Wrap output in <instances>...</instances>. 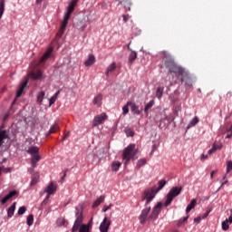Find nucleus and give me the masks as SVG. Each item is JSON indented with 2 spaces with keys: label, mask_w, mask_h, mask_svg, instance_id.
<instances>
[{
  "label": "nucleus",
  "mask_w": 232,
  "mask_h": 232,
  "mask_svg": "<svg viewBox=\"0 0 232 232\" xmlns=\"http://www.w3.org/2000/svg\"><path fill=\"white\" fill-rule=\"evenodd\" d=\"M60 93H61V91H57L53 96H54L57 99Z\"/></svg>",
  "instance_id": "e2e57ef3"
},
{
  "label": "nucleus",
  "mask_w": 232,
  "mask_h": 232,
  "mask_svg": "<svg viewBox=\"0 0 232 232\" xmlns=\"http://www.w3.org/2000/svg\"><path fill=\"white\" fill-rule=\"evenodd\" d=\"M31 79H33V81H37V79H43V72L38 70L35 72H31Z\"/></svg>",
  "instance_id": "412c9836"
},
{
  "label": "nucleus",
  "mask_w": 232,
  "mask_h": 232,
  "mask_svg": "<svg viewBox=\"0 0 232 232\" xmlns=\"http://www.w3.org/2000/svg\"><path fill=\"white\" fill-rule=\"evenodd\" d=\"M4 171L5 173H12V168H5Z\"/></svg>",
  "instance_id": "052dcab7"
},
{
  "label": "nucleus",
  "mask_w": 232,
  "mask_h": 232,
  "mask_svg": "<svg viewBox=\"0 0 232 232\" xmlns=\"http://www.w3.org/2000/svg\"><path fill=\"white\" fill-rule=\"evenodd\" d=\"M39 160H41V155L38 154H34L33 156H31V166L32 168H37V162H39Z\"/></svg>",
  "instance_id": "2eb2a0df"
},
{
  "label": "nucleus",
  "mask_w": 232,
  "mask_h": 232,
  "mask_svg": "<svg viewBox=\"0 0 232 232\" xmlns=\"http://www.w3.org/2000/svg\"><path fill=\"white\" fill-rule=\"evenodd\" d=\"M128 106H130V104H128V102H127V104L122 107L123 115H126L127 113H130V109L128 108Z\"/></svg>",
  "instance_id": "a19ab883"
},
{
  "label": "nucleus",
  "mask_w": 232,
  "mask_h": 232,
  "mask_svg": "<svg viewBox=\"0 0 232 232\" xmlns=\"http://www.w3.org/2000/svg\"><path fill=\"white\" fill-rule=\"evenodd\" d=\"M10 198H8L7 195H5L2 199H1V204H6Z\"/></svg>",
  "instance_id": "8fccbe9b"
},
{
  "label": "nucleus",
  "mask_w": 232,
  "mask_h": 232,
  "mask_svg": "<svg viewBox=\"0 0 232 232\" xmlns=\"http://www.w3.org/2000/svg\"><path fill=\"white\" fill-rule=\"evenodd\" d=\"M68 135H70V132H67L62 139V140H66V138L68 137Z\"/></svg>",
  "instance_id": "0e129e2a"
},
{
  "label": "nucleus",
  "mask_w": 232,
  "mask_h": 232,
  "mask_svg": "<svg viewBox=\"0 0 232 232\" xmlns=\"http://www.w3.org/2000/svg\"><path fill=\"white\" fill-rule=\"evenodd\" d=\"M115 68H117V66L115 65V63H111L108 67H107V71L108 72H115Z\"/></svg>",
  "instance_id": "ea45409f"
},
{
  "label": "nucleus",
  "mask_w": 232,
  "mask_h": 232,
  "mask_svg": "<svg viewBox=\"0 0 232 232\" xmlns=\"http://www.w3.org/2000/svg\"><path fill=\"white\" fill-rule=\"evenodd\" d=\"M92 104H94V106H97L98 108H101V106H102V93H99L94 97Z\"/></svg>",
  "instance_id": "4468645a"
},
{
  "label": "nucleus",
  "mask_w": 232,
  "mask_h": 232,
  "mask_svg": "<svg viewBox=\"0 0 232 232\" xmlns=\"http://www.w3.org/2000/svg\"><path fill=\"white\" fill-rule=\"evenodd\" d=\"M110 208H111V205L104 206L102 209V213H106V211H108V209H110Z\"/></svg>",
  "instance_id": "603ef678"
},
{
  "label": "nucleus",
  "mask_w": 232,
  "mask_h": 232,
  "mask_svg": "<svg viewBox=\"0 0 232 232\" xmlns=\"http://www.w3.org/2000/svg\"><path fill=\"white\" fill-rule=\"evenodd\" d=\"M28 80H25L20 83L16 91V97H21L23 95V92L24 91V88H26Z\"/></svg>",
  "instance_id": "ddd939ff"
},
{
  "label": "nucleus",
  "mask_w": 232,
  "mask_h": 232,
  "mask_svg": "<svg viewBox=\"0 0 232 232\" xmlns=\"http://www.w3.org/2000/svg\"><path fill=\"white\" fill-rule=\"evenodd\" d=\"M102 202H104V196H100L99 198H97L92 205V208L93 209H95V208H99V206H101V204H102Z\"/></svg>",
  "instance_id": "4be33fe9"
},
{
  "label": "nucleus",
  "mask_w": 232,
  "mask_h": 232,
  "mask_svg": "<svg viewBox=\"0 0 232 232\" xmlns=\"http://www.w3.org/2000/svg\"><path fill=\"white\" fill-rule=\"evenodd\" d=\"M137 168H142V166H146V159H140L137 161Z\"/></svg>",
  "instance_id": "c9c22d12"
},
{
  "label": "nucleus",
  "mask_w": 232,
  "mask_h": 232,
  "mask_svg": "<svg viewBox=\"0 0 232 232\" xmlns=\"http://www.w3.org/2000/svg\"><path fill=\"white\" fill-rule=\"evenodd\" d=\"M45 193H47V195H53V193H55V191H57V186L55 185V183H53V181H52L47 188H45Z\"/></svg>",
  "instance_id": "f8f14e48"
},
{
  "label": "nucleus",
  "mask_w": 232,
  "mask_h": 232,
  "mask_svg": "<svg viewBox=\"0 0 232 232\" xmlns=\"http://www.w3.org/2000/svg\"><path fill=\"white\" fill-rule=\"evenodd\" d=\"M130 104V110L134 115H140V111L139 110V106L133 102H128Z\"/></svg>",
  "instance_id": "dca6fc26"
},
{
  "label": "nucleus",
  "mask_w": 232,
  "mask_h": 232,
  "mask_svg": "<svg viewBox=\"0 0 232 232\" xmlns=\"http://www.w3.org/2000/svg\"><path fill=\"white\" fill-rule=\"evenodd\" d=\"M122 18H123V23H128L130 19V14H123Z\"/></svg>",
  "instance_id": "3c124183"
},
{
  "label": "nucleus",
  "mask_w": 232,
  "mask_h": 232,
  "mask_svg": "<svg viewBox=\"0 0 232 232\" xmlns=\"http://www.w3.org/2000/svg\"><path fill=\"white\" fill-rule=\"evenodd\" d=\"M162 211V202H158L151 210V213L148 217L149 222H155L159 218L160 212Z\"/></svg>",
  "instance_id": "39448f33"
},
{
  "label": "nucleus",
  "mask_w": 232,
  "mask_h": 232,
  "mask_svg": "<svg viewBox=\"0 0 232 232\" xmlns=\"http://www.w3.org/2000/svg\"><path fill=\"white\" fill-rule=\"evenodd\" d=\"M64 179H66V171L63 172V176L61 178V180H64Z\"/></svg>",
  "instance_id": "338daca9"
},
{
  "label": "nucleus",
  "mask_w": 232,
  "mask_h": 232,
  "mask_svg": "<svg viewBox=\"0 0 232 232\" xmlns=\"http://www.w3.org/2000/svg\"><path fill=\"white\" fill-rule=\"evenodd\" d=\"M44 91H41L38 95H37V102L40 103V104H43V101L44 99Z\"/></svg>",
  "instance_id": "2f4dec72"
},
{
  "label": "nucleus",
  "mask_w": 232,
  "mask_h": 232,
  "mask_svg": "<svg viewBox=\"0 0 232 232\" xmlns=\"http://www.w3.org/2000/svg\"><path fill=\"white\" fill-rule=\"evenodd\" d=\"M56 224H57V226H64V224H65V220H64V218H58L57 220H56Z\"/></svg>",
  "instance_id": "37998d69"
},
{
  "label": "nucleus",
  "mask_w": 232,
  "mask_h": 232,
  "mask_svg": "<svg viewBox=\"0 0 232 232\" xmlns=\"http://www.w3.org/2000/svg\"><path fill=\"white\" fill-rule=\"evenodd\" d=\"M78 1L79 0L71 1L67 6L66 12H69L72 14L73 12V10H75V5H77Z\"/></svg>",
  "instance_id": "aec40b11"
},
{
  "label": "nucleus",
  "mask_w": 232,
  "mask_h": 232,
  "mask_svg": "<svg viewBox=\"0 0 232 232\" xmlns=\"http://www.w3.org/2000/svg\"><path fill=\"white\" fill-rule=\"evenodd\" d=\"M183 224H184V220L179 219V220L178 221L177 226H178V227H180V226H182Z\"/></svg>",
  "instance_id": "bf43d9fd"
},
{
  "label": "nucleus",
  "mask_w": 232,
  "mask_h": 232,
  "mask_svg": "<svg viewBox=\"0 0 232 232\" xmlns=\"http://www.w3.org/2000/svg\"><path fill=\"white\" fill-rule=\"evenodd\" d=\"M27 226H34V215L30 214L26 219Z\"/></svg>",
  "instance_id": "f704fd0d"
},
{
  "label": "nucleus",
  "mask_w": 232,
  "mask_h": 232,
  "mask_svg": "<svg viewBox=\"0 0 232 232\" xmlns=\"http://www.w3.org/2000/svg\"><path fill=\"white\" fill-rule=\"evenodd\" d=\"M85 226H87L88 229L90 230V227H92V226H93L92 219H91L87 224H85Z\"/></svg>",
  "instance_id": "864d4df0"
},
{
  "label": "nucleus",
  "mask_w": 232,
  "mask_h": 232,
  "mask_svg": "<svg viewBox=\"0 0 232 232\" xmlns=\"http://www.w3.org/2000/svg\"><path fill=\"white\" fill-rule=\"evenodd\" d=\"M115 3H117V1H119V5H124V3H127L128 5H130V0H113Z\"/></svg>",
  "instance_id": "09e8293b"
},
{
  "label": "nucleus",
  "mask_w": 232,
  "mask_h": 232,
  "mask_svg": "<svg viewBox=\"0 0 232 232\" xmlns=\"http://www.w3.org/2000/svg\"><path fill=\"white\" fill-rule=\"evenodd\" d=\"M221 227L223 231H227V229H229V223H227V221H223L221 223Z\"/></svg>",
  "instance_id": "4c0bfd02"
},
{
  "label": "nucleus",
  "mask_w": 232,
  "mask_h": 232,
  "mask_svg": "<svg viewBox=\"0 0 232 232\" xmlns=\"http://www.w3.org/2000/svg\"><path fill=\"white\" fill-rule=\"evenodd\" d=\"M133 157H135V144L131 143L123 150L122 160H124V166H128Z\"/></svg>",
  "instance_id": "20e7f679"
},
{
  "label": "nucleus",
  "mask_w": 232,
  "mask_h": 232,
  "mask_svg": "<svg viewBox=\"0 0 232 232\" xmlns=\"http://www.w3.org/2000/svg\"><path fill=\"white\" fill-rule=\"evenodd\" d=\"M5 0H0V19L3 17V14H5Z\"/></svg>",
  "instance_id": "72a5a7b5"
},
{
  "label": "nucleus",
  "mask_w": 232,
  "mask_h": 232,
  "mask_svg": "<svg viewBox=\"0 0 232 232\" xmlns=\"http://www.w3.org/2000/svg\"><path fill=\"white\" fill-rule=\"evenodd\" d=\"M55 101H57V98L54 97V96H52V97L49 99V108H50V106H52L53 104H55Z\"/></svg>",
  "instance_id": "a18cd8bd"
},
{
  "label": "nucleus",
  "mask_w": 232,
  "mask_h": 232,
  "mask_svg": "<svg viewBox=\"0 0 232 232\" xmlns=\"http://www.w3.org/2000/svg\"><path fill=\"white\" fill-rule=\"evenodd\" d=\"M70 15H72V13L66 11L63 15V20L62 21L61 27L58 33L59 37H63V34H64V31L66 30V26H68V21L70 19Z\"/></svg>",
  "instance_id": "0eeeda50"
},
{
  "label": "nucleus",
  "mask_w": 232,
  "mask_h": 232,
  "mask_svg": "<svg viewBox=\"0 0 232 232\" xmlns=\"http://www.w3.org/2000/svg\"><path fill=\"white\" fill-rule=\"evenodd\" d=\"M137 59V52L131 51V53L129 55L128 63H133Z\"/></svg>",
  "instance_id": "7c9ffc66"
},
{
  "label": "nucleus",
  "mask_w": 232,
  "mask_h": 232,
  "mask_svg": "<svg viewBox=\"0 0 232 232\" xmlns=\"http://www.w3.org/2000/svg\"><path fill=\"white\" fill-rule=\"evenodd\" d=\"M60 93H61V91H57L53 96H54L57 99Z\"/></svg>",
  "instance_id": "680f3d73"
},
{
  "label": "nucleus",
  "mask_w": 232,
  "mask_h": 232,
  "mask_svg": "<svg viewBox=\"0 0 232 232\" xmlns=\"http://www.w3.org/2000/svg\"><path fill=\"white\" fill-rule=\"evenodd\" d=\"M53 53V48L49 47L46 50V52L44 53V54L41 57L40 63H44L45 61H48V59H50V57H52Z\"/></svg>",
  "instance_id": "9b49d317"
},
{
  "label": "nucleus",
  "mask_w": 232,
  "mask_h": 232,
  "mask_svg": "<svg viewBox=\"0 0 232 232\" xmlns=\"http://www.w3.org/2000/svg\"><path fill=\"white\" fill-rule=\"evenodd\" d=\"M202 218H200V217H197V218H194V222H196L197 224H198V223H200V220H201Z\"/></svg>",
  "instance_id": "13d9d810"
},
{
  "label": "nucleus",
  "mask_w": 232,
  "mask_h": 232,
  "mask_svg": "<svg viewBox=\"0 0 232 232\" xmlns=\"http://www.w3.org/2000/svg\"><path fill=\"white\" fill-rule=\"evenodd\" d=\"M208 159V154H201L200 160H206Z\"/></svg>",
  "instance_id": "6e6d98bb"
},
{
  "label": "nucleus",
  "mask_w": 232,
  "mask_h": 232,
  "mask_svg": "<svg viewBox=\"0 0 232 232\" xmlns=\"http://www.w3.org/2000/svg\"><path fill=\"white\" fill-rule=\"evenodd\" d=\"M232 169V161L227 162V173H229Z\"/></svg>",
  "instance_id": "49530a36"
},
{
  "label": "nucleus",
  "mask_w": 232,
  "mask_h": 232,
  "mask_svg": "<svg viewBox=\"0 0 232 232\" xmlns=\"http://www.w3.org/2000/svg\"><path fill=\"white\" fill-rule=\"evenodd\" d=\"M75 217L76 219L73 223V226L72 227V232H76L78 229V232H90V230L88 229V226H86V224H82L83 220H84V216H82V210H81L80 212H76L75 213Z\"/></svg>",
  "instance_id": "f03ea898"
},
{
  "label": "nucleus",
  "mask_w": 232,
  "mask_h": 232,
  "mask_svg": "<svg viewBox=\"0 0 232 232\" xmlns=\"http://www.w3.org/2000/svg\"><path fill=\"white\" fill-rule=\"evenodd\" d=\"M217 151V143H213L210 150L208 151V155H211V153H215Z\"/></svg>",
  "instance_id": "58836bf2"
},
{
  "label": "nucleus",
  "mask_w": 232,
  "mask_h": 232,
  "mask_svg": "<svg viewBox=\"0 0 232 232\" xmlns=\"http://www.w3.org/2000/svg\"><path fill=\"white\" fill-rule=\"evenodd\" d=\"M95 63V55L89 54L88 59L84 62V66H92Z\"/></svg>",
  "instance_id": "a211bd4d"
},
{
  "label": "nucleus",
  "mask_w": 232,
  "mask_h": 232,
  "mask_svg": "<svg viewBox=\"0 0 232 232\" xmlns=\"http://www.w3.org/2000/svg\"><path fill=\"white\" fill-rule=\"evenodd\" d=\"M222 150V144L216 145V150Z\"/></svg>",
  "instance_id": "69168bd1"
},
{
  "label": "nucleus",
  "mask_w": 232,
  "mask_h": 232,
  "mask_svg": "<svg viewBox=\"0 0 232 232\" xmlns=\"http://www.w3.org/2000/svg\"><path fill=\"white\" fill-rule=\"evenodd\" d=\"M209 213H211V209L208 210L204 215L203 218H207L209 216Z\"/></svg>",
  "instance_id": "4d7b16f0"
},
{
  "label": "nucleus",
  "mask_w": 232,
  "mask_h": 232,
  "mask_svg": "<svg viewBox=\"0 0 232 232\" xmlns=\"http://www.w3.org/2000/svg\"><path fill=\"white\" fill-rule=\"evenodd\" d=\"M167 182L166 179H160L158 182V188H154V190L156 191V193H159V191H160V189H162L164 188V186H166Z\"/></svg>",
  "instance_id": "a878e982"
},
{
  "label": "nucleus",
  "mask_w": 232,
  "mask_h": 232,
  "mask_svg": "<svg viewBox=\"0 0 232 232\" xmlns=\"http://www.w3.org/2000/svg\"><path fill=\"white\" fill-rule=\"evenodd\" d=\"M6 138V131H0V146H3V140Z\"/></svg>",
  "instance_id": "e433bc0d"
},
{
  "label": "nucleus",
  "mask_w": 232,
  "mask_h": 232,
  "mask_svg": "<svg viewBox=\"0 0 232 232\" xmlns=\"http://www.w3.org/2000/svg\"><path fill=\"white\" fill-rule=\"evenodd\" d=\"M150 211H151V207L144 205V208L141 210L139 216L140 224H141L142 226L146 224V220H148V215H150Z\"/></svg>",
  "instance_id": "6e6552de"
},
{
  "label": "nucleus",
  "mask_w": 232,
  "mask_h": 232,
  "mask_svg": "<svg viewBox=\"0 0 232 232\" xmlns=\"http://www.w3.org/2000/svg\"><path fill=\"white\" fill-rule=\"evenodd\" d=\"M111 223L108 221V218H104L102 222L100 224V231L101 232H108V229H110Z\"/></svg>",
  "instance_id": "9d476101"
},
{
  "label": "nucleus",
  "mask_w": 232,
  "mask_h": 232,
  "mask_svg": "<svg viewBox=\"0 0 232 232\" xmlns=\"http://www.w3.org/2000/svg\"><path fill=\"white\" fill-rule=\"evenodd\" d=\"M163 66L168 68L169 73H175L177 77H179L181 82H184L185 86H188V88L193 86V79H191L189 72L184 67L177 65L171 58L166 57Z\"/></svg>",
  "instance_id": "f257e3e1"
},
{
  "label": "nucleus",
  "mask_w": 232,
  "mask_h": 232,
  "mask_svg": "<svg viewBox=\"0 0 232 232\" xmlns=\"http://www.w3.org/2000/svg\"><path fill=\"white\" fill-rule=\"evenodd\" d=\"M106 119H108V116L106 115V113L103 112L96 117H94L92 125L100 126V124H102V122H104V121H106Z\"/></svg>",
  "instance_id": "1a4fd4ad"
},
{
  "label": "nucleus",
  "mask_w": 232,
  "mask_h": 232,
  "mask_svg": "<svg viewBox=\"0 0 232 232\" xmlns=\"http://www.w3.org/2000/svg\"><path fill=\"white\" fill-rule=\"evenodd\" d=\"M231 137H232V132H230L229 134H227V135L225 137V139H231Z\"/></svg>",
  "instance_id": "774afa93"
},
{
  "label": "nucleus",
  "mask_w": 232,
  "mask_h": 232,
  "mask_svg": "<svg viewBox=\"0 0 232 232\" xmlns=\"http://www.w3.org/2000/svg\"><path fill=\"white\" fill-rule=\"evenodd\" d=\"M153 106H155V101L150 100L148 103L145 104L144 112L148 114V111H150Z\"/></svg>",
  "instance_id": "393cba45"
},
{
  "label": "nucleus",
  "mask_w": 232,
  "mask_h": 232,
  "mask_svg": "<svg viewBox=\"0 0 232 232\" xmlns=\"http://www.w3.org/2000/svg\"><path fill=\"white\" fill-rule=\"evenodd\" d=\"M50 199V195L47 194V196L45 197V198L42 201L41 206H46V204H48V200Z\"/></svg>",
  "instance_id": "de8ad7c7"
},
{
  "label": "nucleus",
  "mask_w": 232,
  "mask_h": 232,
  "mask_svg": "<svg viewBox=\"0 0 232 232\" xmlns=\"http://www.w3.org/2000/svg\"><path fill=\"white\" fill-rule=\"evenodd\" d=\"M17 193H18L17 190H11V191H9L7 196L9 198H12L15 197V195H17Z\"/></svg>",
  "instance_id": "c03bdc74"
},
{
  "label": "nucleus",
  "mask_w": 232,
  "mask_h": 232,
  "mask_svg": "<svg viewBox=\"0 0 232 232\" xmlns=\"http://www.w3.org/2000/svg\"><path fill=\"white\" fill-rule=\"evenodd\" d=\"M17 203L14 202L8 208H7V217L8 218H12L14 214L15 213V206Z\"/></svg>",
  "instance_id": "f3484780"
},
{
  "label": "nucleus",
  "mask_w": 232,
  "mask_h": 232,
  "mask_svg": "<svg viewBox=\"0 0 232 232\" xmlns=\"http://www.w3.org/2000/svg\"><path fill=\"white\" fill-rule=\"evenodd\" d=\"M24 213H26V207H20L18 209V215H24Z\"/></svg>",
  "instance_id": "79ce46f5"
},
{
  "label": "nucleus",
  "mask_w": 232,
  "mask_h": 232,
  "mask_svg": "<svg viewBox=\"0 0 232 232\" xmlns=\"http://www.w3.org/2000/svg\"><path fill=\"white\" fill-rule=\"evenodd\" d=\"M59 130V123H54L49 130L47 135H52V133H55Z\"/></svg>",
  "instance_id": "c756f323"
},
{
  "label": "nucleus",
  "mask_w": 232,
  "mask_h": 232,
  "mask_svg": "<svg viewBox=\"0 0 232 232\" xmlns=\"http://www.w3.org/2000/svg\"><path fill=\"white\" fill-rule=\"evenodd\" d=\"M122 163L121 161H112L111 164V171H119Z\"/></svg>",
  "instance_id": "5701e85b"
},
{
  "label": "nucleus",
  "mask_w": 232,
  "mask_h": 232,
  "mask_svg": "<svg viewBox=\"0 0 232 232\" xmlns=\"http://www.w3.org/2000/svg\"><path fill=\"white\" fill-rule=\"evenodd\" d=\"M195 206H197V199L193 198L190 200V203L187 206L186 213H189L191 209H195Z\"/></svg>",
  "instance_id": "b1692460"
},
{
  "label": "nucleus",
  "mask_w": 232,
  "mask_h": 232,
  "mask_svg": "<svg viewBox=\"0 0 232 232\" xmlns=\"http://www.w3.org/2000/svg\"><path fill=\"white\" fill-rule=\"evenodd\" d=\"M157 193L158 192L155 190V188L146 189L143 192L141 200H142V202H144V200H145V206H148L149 204H150L153 201V198H155Z\"/></svg>",
  "instance_id": "423d86ee"
},
{
  "label": "nucleus",
  "mask_w": 232,
  "mask_h": 232,
  "mask_svg": "<svg viewBox=\"0 0 232 232\" xmlns=\"http://www.w3.org/2000/svg\"><path fill=\"white\" fill-rule=\"evenodd\" d=\"M164 93V87H158L156 90V97L160 100L162 99V95Z\"/></svg>",
  "instance_id": "c85d7f7f"
},
{
  "label": "nucleus",
  "mask_w": 232,
  "mask_h": 232,
  "mask_svg": "<svg viewBox=\"0 0 232 232\" xmlns=\"http://www.w3.org/2000/svg\"><path fill=\"white\" fill-rule=\"evenodd\" d=\"M26 153L29 155H37L39 153V147L37 146H31L27 149Z\"/></svg>",
  "instance_id": "6ab92c4d"
},
{
  "label": "nucleus",
  "mask_w": 232,
  "mask_h": 232,
  "mask_svg": "<svg viewBox=\"0 0 232 232\" xmlns=\"http://www.w3.org/2000/svg\"><path fill=\"white\" fill-rule=\"evenodd\" d=\"M37 182H39V173H34L33 176H32V179H31V182H30V186H35V184H37Z\"/></svg>",
  "instance_id": "bb28decb"
},
{
  "label": "nucleus",
  "mask_w": 232,
  "mask_h": 232,
  "mask_svg": "<svg viewBox=\"0 0 232 232\" xmlns=\"http://www.w3.org/2000/svg\"><path fill=\"white\" fill-rule=\"evenodd\" d=\"M182 193V187H172L169 193L166 195V200L164 202V207L168 208L171 202H173V199L176 197H179Z\"/></svg>",
  "instance_id": "7ed1b4c3"
},
{
  "label": "nucleus",
  "mask_w": 232,
  "mask_h": 232,
  "mask_svg": "<svg viewBox=\"0 0 232 232\" xmlns=\"http://www.w3.org/2000/svg\"><path fill=\"white\" fill-rule=\"evenodd\" d=\"M225 221H227L228 224H232V214Z\"/></svg>",
  "instance_id": "5fc2aeb1"
},
{
  "label": "nucleus",
  "mask_w": 232,
  "mask_h": 232,
  "mask_svg": "<svg viewBox=\"0 0 232 232\" xmlns=\"http://www.w3.org/2000/svg\"><path fill=\"white\" fill-rule=\"evenodd\" d=\"M199 122L198 117H194L189 123L187 126V130H189V128H193V126H197V123Z\"/></svg>",
  "instance_id": "cd10ccee"
},
{
  "label": "nucleus",
  "mask_w": 232,
  "mask_h": 232,
  "mask_svg": "<svg viewBox=\"0 0 232 232\" xmlns=\"http://www.w3.org/2000/svg\"><path fill=\"white\" fill-rule=\"evenodd\" d=\"M124 132L127 137H134L135 136V132L130 128H125Z\"/></svg>",
  "instance_id": "473e14b6"
}]
</instances>
